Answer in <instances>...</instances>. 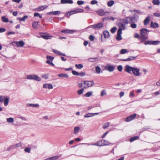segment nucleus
Instances as JSON below:
<instances>
[{"label": "nucleus", "mask_w": 160, "mask_h": 160, "mask_svg": "<svg viewBox=\"0 0 160 160\" xmlns=\"http://www.w3.org/2000/svg\"><path fill=\"white\" fill-rule=\"evenodd\" d=\"M110 123L109 122H107L105 123L103 126V128L104 129H106L107 128L109 125Z\"/></svg>", "instance_id": "obj_50"}, {"label": "nucleus", "mask_w": 160, "mask_h": 160, "mask_svg": "<svg viewBox=\"0 0 160 160\" xmlns=\"http://www.w3.org/2000/svg\"><path fill=\"white\" fill-rule=\"evenodd\" d=\"M95 29H99L103 27V23L100 22L94 24Z\"/></svg>", "instance_id": "obj_14"}, {"label": "nucleus", "mask_w": 160, "mask_h": 160, "mask_svg": "<svg viewBox=\"0 0 160 160\" xmlns=\"http://www.w3.org/2000/svg\"><path fill=\"white\" fill-rule=\"evenodd\" d=\"M103 146H106L110 144V143L108 140L102 139Z\"/></svg>", "instance_id": "obj_34"}, {"label": "nucleus", "mask_w": 160, "mask_h": 160, "mask_svg": "<svg viewBox=\"0 0 160 160\" xmlns=\"http://www.w3.org/2000/svg\"><path fill=\"white\" fill-rule=\"evenodd\" d=\"M137 56L136 57H133V56H130V57L128 58H127L126 59H121V60L123 61H132L133 60L136 58Z\"/></svg>", "instance_id": "obj_19"}, {"label": "nucleus", "mask_w": 160, "mask_h": 160, "mask_svg": "<svg viewBox=\"0 0 160 160\" xmlns=\"http://www.w3.org/2000/svg\"><path fill=\"white\" fill-rule=\"evenodd\" d=\"M77 4L79 5H82L84 3V2L81 1H77Z\"/></svg>", "instance_id": "obj_61"}, {"label": "nucleus", "mask_w": 160, "mask_h": 160, "mask_svg": "<svg viewBox=\"0 0 160 160\" xmlns=\"http://www.w3.org/2000/svg\"><path fill=\"white\" fill-rule=\"evenodd\" d=\"M47 6L45 5L42 6L38 7L35 9L36 11H40L42 10L47 8Z\"/></svg>", "instance_id": "obj_20"}, {"label": "nucleus", "mask_w": 160, "mask_h": 160, "mask_svg": "<svg viewBox=\"0 0 160 160\" xmlns=\"http://www.w3.org/2000/svg\"><path fill=\"white\" fill-rule=\"evenodd\" d=\"M41 37H42V38H44L45 39H50L51 38V36H49L48 35H46L45 34H42V36Z\"/></svg>", "instance_id": "obj_27"}, {"label": "nucleus", "mask_w": 160, "mask_h": 160, "mask_svg": "<svg viewBox=\"0 0 160 160\" xmlns=\"http://www.w3.org/2000/svg\"><path fill=\"white\" fill-rule=\"evenodd\" d=\"M52 61L47 60L46 62L49 65L54 66V64L52 62Z\"/></svg>", "instance_id": "obj_51"}, {"label": "nucleus", "mask_w": 160, "mask_h": 160, "mask_svg": "<svg viewBox=\"0 0 160 160\" xmlns=\"http://www.w3.org/2000/svg\"><path fill=\"white\" fill-rule=\"evenodd\" d=\"M126 18L129 23H135L137 21V19L135 16L128 17Z\"/></svg>", "instance_id": "obj_7"}, {"label": "nucleus", "mask_w": 160, "mask_h": 160, "mask_svg": "<svg viewBox=\"0 0 160 160\" xmlns=\"http://www.w3.org/2000/svg\"><path fill=\"white\" fill-rule=\"evenodd\" d=\"M89 38L91 41H93L95 39L94 37L92 35H90L89 36Z\"/></svg>", "instance_id": "obj_59"}, {"label": "nucleus", "mask_w": 160, "mask_h": 160, "mask_svg": "<svg viewBox=\"0 0 160 160\" xmlns=\"http://www.w3.org/2000/svg\"><path fill=\"white\" fill-rule=\"evenodd\" d=\"M152 2L154 5H159L160 4L159 0H153Z\"/></svg>", "instance_id": "obj_37"}, {"label": "nucleus", "mask_w": 160, "mask_h": 160, "mask_svg": "<svg viewBox=\"0 0 160 160\" xmlns=\"http://www.w3.org/2000/svg\"><path fill=\"white\" fill-rule=\"evenodd\" d=\"M140 69L136 68L133 67L132 72L133 74L136 76H140L141 74L139 72Z\"/></svg>", "instance_id": "obj_9"}, {"label": "nucleus", "mask_w": 160, "mask_h": 160, "mask_svg": "<svg viewBox=\"0 0 160 160\" xmlns=\"http://www.w3.org/2000/svg\"><path fill=\"white\" fill-rule=\"evenodd\" d=\"M16 44L18 47H22L25 44V43L22 41H17L16 42Z\"/></svg>", "instance_id": "obj_18"}, {"label": "nucleus", "mask_w": 160, "mask_h": 160, "mask_svg": "<svg viewBox=\"0 0 160 160\" xmlns=\"http://www.w3.org/2000/svg\"><path fill=\"white\" fill-rule=\"evenodd\" d=\"M6 97L3 95H0V102L1 103H2V102L4 101L5 98Z\"/></svg>", "instance_id": "obj_46"}, {"label": "nucleus", "mask_w": 160, "mask_h": 160, "mask_svg": "<svg viewBox=\"0 0 160 160\" xmlns=\"http://www.w3.org/2000/svg\"><path fill=\"white\" fill-rule=\"evenodd\" d=\"M27 78L28 80H33L38 82L40 81L41 80L40 78L35 74L28 75Z\"/></svg>", "instance_id": "obj_3"}, {"label": "nucleus", "mask_w": 160, "mask_h": 160, "mask_svg": "<svg viewBox=\"0 0 160 160\" xmlns=\"http://www.w3.org/2000/svg\"><path fill=\"white\" fill-rule=\"evenodd\" d=\"M118 70L119 71L121 72L122 71V65H120L118 67Z\"/></svg>", "instance_id": "obj_56"}, {"label": "nucleus", "mask_w": 160, "mask_h": 160, "mask_svg": "<svg viewBox=\"0 0 160 160\" xmlns=\"http://www.w3.org/2000/svg\"><path fill=\"white\" fill-rule=\"evenodd\" d=\"M39 22H33L32 24V26L33 28L35 29H36L37 28L38 26Z\"/></svg>", "instance_id": "obj_26"}, {"label": "nucleus", "mask_w": 160, "mask_h": 160, "mask_svg": "<svg viewBox=\"0 0 160 160\" xmlns=\"http://www.w3.org/2000/svg\"><path fill=\"white\" fill-rule=\"evenodd\" d=\"M28 18V16L27 15H25L22 18H18L17 19L18 20H19L21 21H23L24 22L25 20V19Z\"/></svg>", "instance_id": "obj_33"}, {"label": "nucleus", "mask_w": 160, "mask_h": 160, "mask_svg": "<svg viewBox=\"0 0 160 160\" xmlns=\"http://www.w3.org/2000/svg\"><path fill=\"white\" fill-rule=\"evenodd\" d=\"M96 12L98 15L101 16L108 15L109 13L108 12L105 11L103 9H100L97 11Z\"/></svg>", "instance_id": "obj_6"}, {"label": "nucleus", "mask_w": 160, "mask_h": 160, "mask_svg": "<svg viewBox=\"0 0 160 160\" xmlns=\"http://www.w3.org/2000/svg\"><path fill=\"white\" fill-rule=\"evenodd\" d=\"M80 129V128L78 127H75L74 129L73 132L75 134H77L78 133V131Z\"/></svg>", "instance_id": "obj_39"}, {"label": "nucleus", "mask_w": 160, "mask_h": 160, "mask_svg": "<svg viewBox=\"0 0 160 160\" xmlns=\"http://www.w3.org/2000/svg\"><path fill=\"white\" fill-rule=\"evenodd\" d=\"M9 101V98H8L6 97L5 98L3 101L4 104L5 106H7L8 103Z\"/></svg>", "instance_id": "obj_35"}, {"label": "nucleus", "mask_w": 160, "mask_h": 160, "mask_svg": "<svg viewBox=\"0 0 160 160\" xmlns=\"http://www.w3.org/2000/svg\"><path fill=\"white\" fill-rule=\"evenodd\" d=\"M160 42V41H158L148 40L146 41L144 43V44L146 45H156L158 44Z\"/></svg>", "instance_id": "obj_5"}, {"label": "nucleus", "mask_w": 160, "mask_h": 160, "mask_svg": "<svg viewBox=\"0 0 160 160\" xmlns=\"http://www.w3.org/2000/svg\"><path fill=\"white\" fill-rule=\"evenodd\" d=\"M84 91L83 88H82L81 89L77 91V93L78 95L82 94Z\"/></svg>", "instance_id": "obj_44"}, {"label": "nucleus", "mask_w": 160, "mask_h": 160, "mask_svg": "<svg viewBox=\"0 0 160 160\" xmlns=\"http://www.w3.org/2000/svg\"><path fill=\"white\" fill-rule=\"evenodd\" d=\"M48 74H45L41 76L42 78H44L46 80L48 78Z\"/></svg>", "instance_id": "obj_47"}, {"label": "nucleus", "mask_w": 160, "mask_h": 160, "mask_svg": "<svg viewBox=\"0 0 160 160\" xmlns=\"http://www.w3.org/2000/svg\"><path fill=\"white\" fill-rule=\"evenodd\" d=\"M103 34L105 38H108L109 37V33L108 31L106 30L104 31Z\"/></svg>", "instance_id": "obj_30"}, {"label": "nucleus", "mask_w": 160, "mask_h": 160, "mask_svg": "<svg viewBox=\"0 0 160 160\" xmlns=\"http://www.w3.org/2000/svg\"><path fill=\"white\" fill-rule=\"evenodd\" d=\"M99 114L98 113H88L84 115L85 118H89Z\"/></svg>", "instance_id": "obj_17"}, {"label": "nucleus", "mask_w": 160, "mask_h": 160, "mask_svg": "<svg viewBox=\"0 0 160 160\" xmlns=\"http://www.w3.org/2000/svg\"><path fill=\"white\" fill-rule=\"evenodd\" d=\"M98 3V1L96 0H92L90 2L92 5H94L97 4Z\"/></svg>", "instance_id": "obj_60"}, {"label": "nucleus", "mask_w": 160, "mask_h": 160, "mask_svg": "<svg viewBox=\"0 0 160 160\" xmlns=\"http://www.w3.org/2000/svg\"><path fill=\"white\" fill-rule=\"evenodd\" d=\"M46 58L48 60H47L49 61H53L54 59V58L53 57L50 56H47Z\"/></svg>", "instance_id": "obj_49"}, {"label": "nucleus", "mask_w": 160, "mask_h": 160, "mask_svg": "<svg viewBox=\"0 0 160 160\" xmlns=\"http://www.w3.org/2000/svg\"><path fill=\"white\" fill-rule=\"evenodd\" d=\"M107 94V93L106 92V91L105 90H103L101 92V97H102L104 95H106Z\"/></svg>", "instance_id": "obj_48"}, {"label": "nucleus", "mask_w": 160, "mask_h": 160, "mask_svg": "<svg viewBox=\"0 0 160 160\" xmlns=\"http://www.w3.org/2000/svg\"><path fill=\"white\" fill-rule=\"evenodd\" d=\"M75 67L78 69H80L83 67V65L82 64H75Z\"/></svg>", "instance_id": "obj_43"}, {"label": "nucleus", "mask_w": 160, "mask_h": 160, "mask_svg": "<svg viewBox=\"0 0 160 160\" xmlns=\"http://www.w3.org/2000/svg\"><path fill=\"white\" fill-rule=\"evenodd\" d=\"M83 84L85 85L84 86V88H86L92 87L94 85L95 83L92 81H84Z\"/></svg>", "instance_id": "obj_4"}, {"label": "nucleus", "mask_w": 160, "mask_h": 160, "mask_svg": "<svg viewBox=\"0 0 160 160\" xmlns=\"http://www.w3.org/2000/svg\"><path fill=\"white\" fill-rule=\"evenodd\" d=\"M84 12V10L82 9H79L76 10L71 11L69 12V16H70L73 14H76L78 13L82 12Z\"/></svg>", "instance_id": "obj_12"}, {"label": "nucleus", "mask_w": 160, "mask_h": 160, "mask_svg": "<svg viewBox=\"0 0 160 160\" xmlns=\"http://www.w3.org/2000/svg\"><path fill=\"white\" fill-rule=\"evenodd\" d=\"M115 69V67L114 66L110 65H108L107 70L110 72L113 71Z\"/></svg>", "instance_id": "obj_24"}, {"label": "nucleus", "mask_w": 160, "mask_h": 160, "mask_svg": "<svg viewBox=\"0 0 160 160\" xmlns=\"http://www.w3.org/2000/svg\"><path fill=\"white\" fill-rule=\"evenodd\" d=\"M7 121L9 123H12L14 122V119L12 118H10L7 119Z\"/></svg>", "instance_id": "obj_41"}, {"label": "nucleus", "mask_w": 160, "mask_h": 160, "mask_svg": "<svg viewBox=\"0 0 160 160\" xmlns=\"http://www.w3.org/2000/svg\"><path fill=\"white\" fill-rule=\"evenodd\" d=\"M58 76L61 78H68L69 76L66 74L60 73L58 75Z\"/></svg>", "instance_id": "obj_29"}, {"label": "nucleus", "mask_w": 160, "mask_h": 160, "mask_svg": "<svg viewBox=\"0 0 160 160\" xmlns=\"http://www.w3.org/2000/svg\"><path fill=\"white\" fill-rule=\"evenodd\" d=\"M61 13L60 11H53V15H58Z\"/></svg>", "instance_id": "obj_54"}, {"label": "nucleus", "mask_w": 160, "mask_h": 160, "mask_svg": "<svg viewBox=\"0 0 160 160\" xmlns=\"http://www.w3.org/2000/svg\"><path fill=\"white\" fill-rule=\"evenodd\" d=\"M43 88H48L49 89H50L53 88V86L50 84H45L43 85Z\"/></svg>", "instance_id": "obj_22"}, {"label": "nucleus", "mask_w": 160, "mask_h": 160, "mask_svg": "<svg viewBox=\"0 0 160 160\" xmlns=\"http://www.w3.org/2000/svg\"><path fill=\"white\" fill-rule=\"evenodd\" d=\"M130 26L132 28H136L137 26L136 24L134 23H131Z\"/></svg>", "instance_id": "obj_53"}, {"label": "nucleus", "mask_w": 160, "mask_h": 160, "mask_svg": "<svg viewBox=\"0 0 160 160\" xmlns=\"http://www.w3.org/2000/svg\"><path fill=\"white\" fill-rule=\"evenodd\" d=\"M129 23L126 18L123 19H120L118 21V26L119 28V29H121L122 31L126 29V25Z\"/></svg>", "instance_id": "obj_1"}, {"label": "nucleus", "mask_w": 160, "mask_h": 160, "mask_svg": "<svg viewBox=\"0 0 160 160\" xmlns=\"http://www.w3.org/2000/svg\"><path fill=\"white\" fill-rule=\"evenodd\" d=\"M27 107H37L39 106V104H38L27 103Z\"/></svg>", "instance_id": "obj_32"}, {"label": "nucleus", "mask_w": 160, "mask_h": 160, "mask_svg": "<svg viewBox=\"0 0 160 160\" xmlns=\"http://www.w3.org/2000/svg\"><path fill=\"white\" fill-rule=\"evenodd\" d=\"M73 1L72 0H61V3L62 4L69 3L72 4Z\"/></svg>", "instance_id": "obj_21"}, {"label": "nucleus", "mask_w": 160, "mask_h": 160, "mask_svg": "<svg viewBox=\"0 0 160 160\" xmlns=\"http://www.w3.org/2000/svg\"><path fill=\"white\" fill-rule=\"evenodd\" d=\"M122 33V31L121 29H118L117 32V36L116 39L118 41H120L122 39L121 34Z\"/></svg>", "instance_id": "obj_13"}, {"label": "nucleus", "mask_w": 160, "mask_h": 160, "mask_svg": "<svg viewBox=\"0 0 160 160\" xmlns=\"http://www.w3.org/2000/svg\"><path fill=\"white\" fill-rule=\"evenodd\" d=\"M117 29L116 27H114L111 29V32L112 33H114L116 31Z\"/></svg>", "instance_id": "obj_52"}, {"label": "nucleus", "mask_w": 160, "mask_h": 160, "mask_svg": "<svg viewBox=\"0 0 160 160\" xmlns=\"http://www.w3.org/2000/svg\"><path fill=\"white\" fill-rule=\"evenodd\" d=\"M102 139L98 141L97 142L93 143V146H96L98 147H102L103 146L102 144Z\"/></svg>", "instance_id": "obj_15"}, {"label": "nucleus", "mask_w": 160, "mask_h": 160, "mask_svg": "<svg viewBox=\"0 0 160 160\" xmlns=\"http://www.w3.org/2000/svg\"><path fill=\"white\" fill-rule=\"evenodd\" d=\"M15 147V144L10 146L7 149V150L9 151L10 149H13Z\"/></svg>", "instance_id": "obj_58"}, {"label": "nucleus", "mask_w": 160, "mask_h": 160, "mask_svg": "<svg viewBox=\"0 0 160 160\" xmlns=\"http://www.w3.org/2000/svg\"><path fill=\"white\" fill-rule=\"evenodd\" d=\"M139 138V137L136 136L133 137H132L130 138L129 141L131 142H132L135 140L138 139Z\"/></svg>", "instance_id": "obj_31"}, {"label": "nucleus", "mask_w": 160, "mask_h": 160, "mask_svg": "<svg viewBox=\"0 0 160 160\" xmlns=\"http://www.w3.org/2000/svg\"><path fill=\"white\" fill-rule=\"evenodd\" d=\"M151 27L153 28H156L159 27V25L156 22L153 23V22H151Z\"/></svg>", "instance_id": "obj_25"}, {"label": "nucleus", "mask_w": 160, "mask_h": 160, "mask_svg": "<svg viewBox=\"0 0 160 160\" xmlns=\"http://www.w3.org/2000/svg\"><path fill=\"white\" fill-rule=\"evenodd\" d=\"M133 68V67H131L128 65H127L125 66L124 70L128 73L131 74V72H132Z\"/></svg>", "instance_id": "obj_8"}, {"label": "nucleus", "mask_w": 160, "mask_h": 160, "mask_svg": "<svg viewBox=\"0 0 160 160\" xmlns=\"http://www.w3.org/2000/svg\"><path fill=\"white\" fill-rule=\"evenodd\" d=\"M58 156H55L53 157H50L45 159L44 160H56L59 158Z\"/></svg>", "instance_id": "obj_23"}, {"label": "nucleus", "mask_w": 160, "mask_h": 160, "mask_svg": "<svg viewBox=\"0 0 160 160\" xmlns=\"http://www.w3.org/2000/svg\"><path fill=\"white\" fill-rule=\"evenodd\" d=\"M98 60V58H92L88 59L89 61L92 62H94Z\"/></svg>", "instance_id": "obj_28"}, {"label": "nucleus", "mask_w": 160, "mask_h": 160, "mask_svg": "<svg viewBox=\"0 0 160 160\" xmlns=\"http://www.w3.org/2000/svg\"><path fill=\"white\" fill-rule=\"evenodd\" d=\"M128 52V50L126 49H122L120 51L121 54H124Z\"/></svg>", "instance_id": "obj_45"}, {"label": "nucleus", "mask_w": 160, "mask_h": 160, "mask_svg": "<svg viewBox=\"0 0 160 160\" xmlns=\"http://www.w3.org/2000/svg\"><path fill=\"white\" fill-rule=\"evenodd\" d=\"M93 94V92L92 91L86 93L84 95V96L86 97H89L91 96Z\"/></svg>", "instance_id": "obj_36"}, {"label": "nucleus", "mask_w": 160, "mask_h": 160, "mask_svg": "<svg viewBox=\"0 0 160 160\" xmlns=\"http://www.w3.org/2000/svg\"><path fill=\"white\" fill-rule=\"evenodd\" d=\"M101 70V68L97 66L96 67L95 70L97 73L99 74Z\"/></svg>", "instance_id": "obj_42"}, {"label": "nucleus", "mask_w": 160, "mask_h": 160, "mask_svg": "<svg viewBox=\"0 0 160 160\" xmlns=\"http://www.w3.org/2000/svg\"><path fill=\"white\" fill-rule=\"evenodd\" d=\"M2 21L4 22H8V19L6 18L5 16H3L2 17Z\"/></svg>", "instance_id": "obj_40"}, {"label": "nucleus", "mask_w": 160, "mask_h": 160, "mask_svg": "<svg viewBox=\"0 0 160 160\" xmlns=\"http://www.w3.org/2000/svg\"><path fill=\"white\" fill-rule=\"evenodd\" d=\"M140 33L142 36V38L143 40H145L148 39V37L146 35H148L150 32L147 29L142 28L140 30Z\"/></svg>", "instance_id": "obj_2"}, {"label": "nucleus", "mask_w": 160, "mask_h": 160, "mask_svg": "<svg viewBox=\"0 0 160 160\" xmlns=\"http://www.w3.org/2000/svg\"><path fill=\"white\" fill-rule=\"evenodd\" d=\"M114 3V2L113 0H111L108 2L107 3L108 6L109 7H111L112 6Z\"/></svg>", "instance_id": "obj_38"}, {"label": "nucleus", "mask_w": 160, "mask_h": 160, "mask_svg": "<svg viewBox=\"0 0 160 160\" xmlns=\"http://www.w3.org/2000/svg\"><path fill=\"white\" fill-rule=\"evenodd\" d=\"M153 15H154V16L156 17H160V13H156V12L154 13Z\"/></svg>", "instance_id": "obj_64"}, {"label": "nucleus", "mask_w": 160, "mask_h": 160, "mask_svg": "<svg viewBox=\"0 0 160 160\" xmlns=\"http://www.w3.org/2000/svg\"><path fill=\"white\" fill-rule=\"evenodd\" d=\"M152 16L151 15H148L146 18L143 22L144 25L146 26L149 23L150 20V16Z\"/></svg>", "instance_id": "obj_16"}, {"label": "nucleus", "mask_w": 160, "mask_h": 160, "mask_svg": "<svg viewBox=\"0 0 160 160\" xmlns=\"http://www.w3.org/2000/svg\"><path fill=\"white\" fill-rule=\"evenodd\" d=\"M77 31V30H69L66 29L65 30H62L61 31V32L62 33H73L74 32H76Z\"/></svg>", "instance_id": "obj_11"}, {"label": "nucleus", "mask_w": 160, "mask_h": 160, "mask_svg": "<svg viewBox=\"0 0 160 160\" xmlns=\"http://www.w3.org/2000/svg\"><path fill=\"white\" fill-rule=\"evenodd\" d=\"M22 143L21 142L16 144H15V147L16 148L19 147H21L22 146Z\"/></svg>", "instance_id": "obj_62"}, {"label": "nucleus", "mask_w": 160, "mask_h": 160, "mask_svg": "<svg viewBox=\"0 0 160 160\" xmlns=\"http://www.w3.org/2000/svg\"><path fill=\"white\" fill-rule=\"evenodd\" d=\"M85 72H81L80 73H79V76L81 77L84 76L85 75Z\"/></svg>", "instance_id": "obj_57"}, {"label": "nucleus", "mask_w": 160, "mask_h": 160, "mask_svg": "<svg viewBox=\"0 0 160 160\" xmlns=\"http://www.w3.org/2000/svg\"><path fill=\"white\" fill-rule=\"evenodd\" d=\"M136 116L137 114L136 113H134L131 115L126 118L125 121L127 122H130L133 119L136 117Z\"/></svg>", "instance_id": "obj_10"}, {"label": "nucleus", "mask_w": 160, "mask_h": 160, "mask_svg": "<svg viewBox=\"0 0 160 160\" xmlns=\"http://www.w3.org/2000/svg\"><path fill=\"white\" fill-rule=\"evenodd\" d=\"M109 133V131H107V132H106L101 137V138H104L107 135V134Z\"/></svg>", "instance_id": "obj_63"}, {"label": "nucleus", "mask_w": 160, "mask_h": 160, "mask_svg": "<svg viewBox=\"0 0 160 160\" xmlns=\"http://www.w3.org/2000/svg\"><path fill=\"white\" fill-rule=\"evenodd\" d=\"M72 72L73 75L77 76H79V72H77L75 71H74V70L72 71Z\"/></svg>", "instance_id": "obj_55"}]
</instances>
